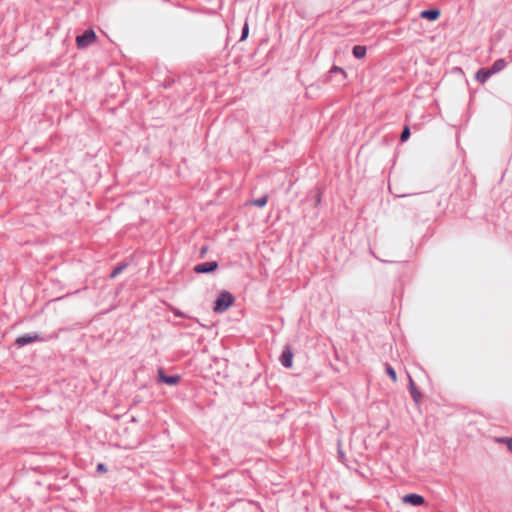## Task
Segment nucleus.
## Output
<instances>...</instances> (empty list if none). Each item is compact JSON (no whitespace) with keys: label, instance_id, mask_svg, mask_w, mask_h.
Masks as SVG:
<instances>
[{"label":"nucleus","instance_id":"obj_19","mask_svg":"<svg viewBox=\"0 0 512 512\" xmlns=\"http://www.w3.org/2000/svg\"><path fill=\"white\" fill-rule=\"evenodd\" d=\"M106 470H107V469H106V466H105L103 463H99V464L97 465V471H98V472H106Z\"/></svg>","mask_w":512,"mask_h":512},{"label":"nucleus","instance_id":"obj_6","mask_svg":"<svg viewBox=\"0 0 512 512\" xmlns=\"http://www.w3.org/2000/svg\"><path fill=\"white\" fill-rule=\"evenodd\" d=\"M39 339H40V337L36 333H34V334H26V335H22V336L17 337L15 343L18 346H25V345L30 344L32 342H35V341H37Z\"/></svg>","mask_w":512,"mask_h":512},{"label":"nucleus","instance_id":"obj_18","mask_svg":"<svg viewBox=\"0 0 512 512\" xmlns=\"http://www.w3.org/2000/svg\"><path fill=\"white\" fill-rule=\"evenodd\" d=\"M248 34H249V26L247 23L244 24L243 28H242V33H241V38L240 40H245L247 37H248Z\"/></svg>","mask_w":512,"mask_h":512},{"label":"nucleus","instance_id":"obj_10","mask_svg":"<svg viewBox=\"0 0 512 512\" xmlns=\"http://www.w3.org/2000/svg\"><path fill=\"white\" fill-rule=\"evenodd\" d=\"M506 67V62L504 59H498L496 60L493 65L491 66V68H489L491 70V72L494 74L500 72L501 70H503L504 68Z\"/></svg>","mask_w":512,"mask_h":512},{"label":"nucleus","instance_id":"obj_20","mask_svg":"<svg viewBox=\"0 0 512 512\" xmlns=\"http://www.w3.org/2000/svg\"><path fill=\"white\" fill-rule=\"evenodd\" d=\"M337 71H339L342 74H344V70L342 68H339V67H333L330 72H337Z\"/></svg>","mask_w":512,"mask_h":512},{"label":"nucleus","instance_id":"obj_23","mask_svg":"<svg viewBox=\"0 0 512 512\" xmlns=\"http://www.w3.org/2000/svg\"><path fill=\"white\" fill-rule=\"evenodd\" d=\"M339 456H343V452L339 450Z\"/></svg>","mask_w":512,"mask_h":512},{"label":"nucleus","instance_id":"obj_15","mask_svg":"<svg viewBox=\"0 0 512 512\" xmlns=\"http://www.w3.org/2000/svg\"><path fill=\"white\" fill-rule=\"evenodd\" d=\"M267 201H268V197L267 196H262L260 198L255 199L253 201V205L261 208V207H264L267 204Z\"/></svg>","mask_w":512,"mask_h":512},{"label":"nucleus","instance_id":"obj_4","mask_svg":"<svg viewBox=\"0 0 512 512\" xmlns=\"http://www.w3.org/2000/svg\"><path fill=\"white\" fill-rule=\"evenodd\" d=\"M293 356L294 355H293V351H292L291 347L286 346L283 349L281 357H280V362H281L282 366H284L285 368L292 367Z\"/></svg>","mask_w":512,"mask_h":512},{"label":"nucleus","instance_id":"obj_7","mask_svg":"<svg viewBox=\"0 0 512 512\" xmlns=\"http://www.w3.org/2000/svg\"><path fill=\"white\" fill-rule=\"evenodd\" d=\"M403 502L419 506L424 503V498L419 494H407L403 497Z\"/></svg>","mask_w":512,"mask_h":512},{"label":"nucleus","instance_id":"obj_5","mask_svg":"<svg viewBox=\"0 0 512 512\" xmlns=\"http://www.w3.org/2000/svg\"><path fill=\"white\" fill-rule=\"evenodd\" d=\"M158 380L167 385L173 386V385L178 384V382L180 381V376H178V375H169L168 376V375H165V373L163 372L162 369H159L158 370Z\"/></svg>","mask_w":512,"mask_h":512},{"label":"nucleus","instance_id":"obj_11","mask_svg":"<svg viewBox=\"0 0 512 512\" xmlns=\"http://www.w3.org/2000/svg\"><path fill=\"white\" fill-rule=\"evenodd\" d=\"M409 386H410V392L415 402H418L421 395L418 389L416 388L411 376H409Z\"/></svg>","mask_w":512,"mask_h":512},{"label":"nucleus","instance_id":"obj_3","mask_svg":"<svg viewBox=\"0 0 512 512\" xmlns=\"http://www.w3.org/2000/svg\"><path fill=\"white\" fill-rule=\"evenodd\" d=\"M218 268V263L216 261L205 262L201 264H197L194 267V271L198 274H205L214 272Z\"/></svg>","mask_w":512,"mask_h":512},{"label":"nucleus","instance_id":"obj_1","mask_svg":"<svg viewBox=\"0 0 512 512\" xmlns=\"http://www.w3.org/2000/svg\"><path fill=\"white\" fill-rule=\"evenodd\" d=\"M234 303L233 295L228 291H221L214 304V311L225 312Z\"/></svg>","mask_w":512,"mask_h":512},{"label":"nucleus","instance_id":"obj_12","mask_svg":"<svg viewBox=\"0 0 512 512\" xmlns=\"http://www.w3.org/2000/svg\"><path fill=\"white\" fill-rule=\"evenodd\" d=\"M352 52L355 58L361 59L366 55V47L362 45H356L353 47Z\"/></svg>","mask_w":512,"mask_h":512},{"label":"nucleus","instance_id":"obj_17","mask_svg":"<svg viewBox=\"0 0 512 512\" xmlns=\"http://www.w3.org/2000/svg\"><path fill=\"white\" fill-rule=\"evenodd\" d=\"M126 265L125 264H122V265H119L117 267H115L111 273V278H114L116 277L118 274H120L124 269H125Z\"/></svg>","mask_w":512,"mask_h":512},{"label":"nucleus","instance_id":"obj_9","mask_svg":"<svg viewBox=\"0 0 512 512\" xmlns=\"http://www.w3.org/2000/svg\"><path fill=\"white\" fill-rule=\"evenodd\" d=\"M492 75L493 73L490 69H480L476 73V79L481 83H485Z\"/></svg>","mask_w":512,"mask_h":512},{"label":"nucleus","instance_id":"obj_14","mask_svg":"<svg viewBox=\"0 0 512 512\" xmlns=\"http://www.w3.org/2000/svg\"><path fill=\"white\" fill-rule=\"evenodd\" d=\"M496 441L498 443L506 444L508 450L512 453V437H501V438H497Z\"/></svg>","mask_w":512,"mask_h":512},{"label":"nucleus","instance_id":"obj_22","mask_svg":"<svg viewBox=\"0 0 512 512\" xmlns=\"http://www.w3.org/2000/svg\"><path fill=\"white\" fill-rule=\"evenodd\" d=\"M174 314H175L176 316H180V317H182V316H183V313H182V312H180V311H177V310H175V311H174Z\"/></svg>","mask_w":512,"mask_h":512},{"label":"nucleus","instance_id":"obj_8","mask_svg":"<svg viewBox=\"0 0 512 512\" xmlns=\"http://www.w3.org/2000/svg\"><path fill=\"white\" fill-rule=\"evenodd\" d=\"M439 16H440V10H438V9L424 10L420 13L421 18L428 19L431 21L437 20Z\"/></svg>","mask_w":512,"mask_h":512},{"label":"nucleus","instance_id":"obj_21","mask_svg":"<svg viewBox=\"0 0 512 512\" xmlns=\"http://www.w3.org/2000/svg\"><path fill=\"white\" fill-rule=\"evenodd\" d=\"M207 250H208L207 246L202 247L201 251H200L201 256H204L206 254Z\"/></svg>","mask_w":512,"mask_h":512},{"label":"nucleus","instance_id":"obj_16","mask_svg":"<svg viewBox=\"0 0 512 512\" xmlns=\"http://www.w3.org/2000/svg\"><path fill=\"white\" fill-rule=\"evenodd\" d=\"M409 137H410V128L408 126H405L401 133L400 139L402 142H405L409 139Z\"/></svg>","mask_w":512,"mask_h":512},{"label":"nucleus","instance_id":"obj_13","mask_svg":"<svg viewBox=\"0 0 512 512\" xmlns=\"http://www.w3.org/2000/svg\"><path fill=\"white\" fill-rule=\"evenodd\" d=\"M385 371L389 375V377L392 379L393 382H397L396 371L391 365L386 364Z\"/></svg>","mask_w":512,"mask_h":512},{"label":"nucleus","instance_id":"obj_2","mask_svg":"<svg viewBox=\"0 0 512 512\" xmlns=\"http://www.w3.org/2000/svg\"><path fill=\"white\" fill-rule=\"evenodd\" d=\"M95 41L96 34L92 29H88L82 35L76 37V44L79 49L87 48Z\"/></svg>","mask_w":512,"mask_h":512}]
</instances>
